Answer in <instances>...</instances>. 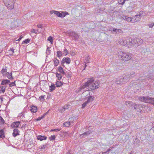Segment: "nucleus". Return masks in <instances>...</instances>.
I'll list each match as a JSON object with an SVG mask.
<instances>
[{"instance_id":"31","label":"nucleus","mask_w":154,"mask_h":154,"mask_svg":"<svg viewBox=\"0 0 154 154\" xmlns=\"http://www.w3.org/2000/svg\"><path fill=\"white\" fill-rule=\"evenodd\" d=\"M62 74L58 73H56V77H57L58 80H60L62 78Z\"/></svg>"},{"instance_id":"51","label":"nucleus","mask_w":154,"mask_h":154,"mask_svg":"<svg viewBox=\"0 0 154 154\" xmlns=\"http://www.w3.org/2000/svg\"><path fill=\"white\" fill-rule=\"evenodd\" d=\"M54 12V14L56 15L57 16L59 17V15L60 14V13L57 11H55Z\"/></svg>"},{"instance_id":"55","label":"nucleus","mask_w":154,"mask_h":154,"mask_svg":"<svg viewBox=\"0 0 154 154\" xmlns=\"http://www.w3.org/2000/svg\"><path fill=\"white\" fill-rule=\"evenodd\" d=\"M23 37V36H22V35H21L20 36V37L19 38V39H17V38H16V39H15V40H16V41H19L21 39H22Z\"/></svg>"},{"instance_id":"32","label":"nucleus","mask_w":154,"mask_h":154,"mask_svg":"<svg viewBox=\"0 0 154 154\" xmlns=\"http://www.w3.org/2000/svg\"><path fill=\"white\" fill-rule=\"evenodd\" d=\"M114 32H115V34H119L120 33H122L123 31L121 29H117L116 28L115 29Z\"/></svg>"},{"instance_id":"28","label":"nucleus","mask_w":154,"mask_h":154,"mask_svg":"<svg viewBox=\"0 0 154 154\" xmlns=\"http://www.w3.org/2000/svg\"><path fill=\"white\" fill-rule=\"evenodd\" d=\"M91 131H87L83 134H81L80 135V137H82V136L83 135H85V136H87L89 134H91Z\"/></svg>"},{"instance_id":"40","label":"nucleus","mask_w":154,"mask_h":154,"mask_svg":"<svg viewBox=\"0 0 154 154\" xmlns=\"http://www.w3.org/2000/svg\"><path fill=\"white\" fill-rule=\"evenodd\" d=\"M50 48L49 47H47V49L46 51V54L47 55L50 54L51 53V50H49Z\"/></svg>"},{"instance_id":"64","label":"nucleus","mask_w":154,"mask_h":154,"mask_svg":"<svg viewBox=\"0 0 154 154\" xmlns=\"http://www.w3.org/2000/svg\"><path fill=\"white\" fill-rule=\"evenodd\" d=\"M66 154H72L70 152V151H68Z\"/></svg>"},{"instance_id":"27","label":"nucleus","mask_w":154,"mask_h":154,"mask_svg":"<svg viewBox=\"0 0 154 154\" xmlns=\"http://www.w3.org/2000/svg\"><path fill=\"white\" fill-rule=\"evenodd\" d=\"M6 88L5 86H0V93H4L5 91Z\"/></svg>"},{"instance_id":"25","label":"nucleus","mask_w":154,"mask_h":154,"mask_svg":"<svg viewBox=\"0 0 154 154\" xmlns=\"http://www.w3.org/2000/svg\"><path fill=\"white\" fill-rule=\"evenodd\" d=\"M13 136L14 137L17 136V135H19V133L18 130L17 129H14V132L13 133Z\"/></svg>"},{"instance_id":"59","label":"nucleus","mask_w":154,"mask_h":154,"mask_svg":"<svg viewBox=\"0 0 154 154\" xmlns=\"http://www.w3.org/2000/svg\"><path fill=\"white\" fill-rule=\"evenodd\" d=\"M38 28H40L42 27V24H39L37 25Z\"/></svg>"},{"instance_id":"2","label":"nucleus","mask_w":154,"mask_h":154,"mask_svg":"<svg viewBox=\"0 0 154 154\" xmlns=\"http://www.w3.org/2000/svg\"><path fill=\"white\" fill-rule=\"evenodd\" d=\"M88 82L89 83V90H94L97 89L100 86V83L98 81H94L93 77L88 78Z\"/></svg>"},{"instance_id":"41","label":"nucleus","mask_w":154,"mask_h":154,"mask_svg":"<svg viewBox=\"0 0 154 154\" xmlns=\"http://www.w3.org/2000/svg\"><path fill=\"white\" fill-rule=\"evenodd\" d=\"M5 123V122L1 116H0V125L4 124Z\"/></svg>"},{"instance_id":"61","label":"nucleus","mask_w":154,"mask_h":154,"mask_svg":"<svg viewBox=\"0 0 154 154\" xmlns=\"http://www.w3.org/2000/svg\"><path fill=\"white\" fill-rule=\"evenodd\" d=\"M143 14V11H140L139 13V14L138 15H140V17L142 16V15Z\"/></svg>"},{"instance_id":"17","label":"nucleus","mask_w":154,"mask_h":154,"mask_svg":"<svg viewBox=\"0 0 154 154\" xmlns=\"http://www.w3.org/2000/svg\"><path fill=\"white\" fill-rule=\"evenodd\" d=\"M20 122L19 121L15 122H13L11 125L12 128H17L20 125Z\"/></svg>"},{"instance_id":"37","label":"nucleus","mask_w":154,"mask_h":154,"mask_svg":"<svg viewBox=\"0 0 154 154\" xmlns=\"http://www.w3.org/2000/svg\"><path fill=\"white\" fill-rule=\"evenodd\" d=\"M57 56L58 57H60L62 56V53L61 51H57Z\"/></svg>"},{"instance_id":"36","label":"nucleus","mask_w":154,"mask_h":154,"mask_svg":"<svg viewBox=\"0 0 154 154\" xmlns=\"http://www.w3.org/2000/svg\"><path fill=\"white\" fill-rule=\"evenodd\" d=\"M70 106L69 105L67 104L65 105L63 107V109H62V110H61V112H63L64 110L63 109H66L69 108V106Z\"/></svg>"},{"instance_id":"62","label":"nucleus","mask_w":154,"mask_h":154,"mask_svg":"<svg viewBox=\"0 0 154 154\" xmlns=\"http://www.w3.org/2000/svg\"><path fill=\"white\" fill-rule=\"evenodd\" d=\"M84 63H85V66H84L85 68H84V69H83V70H85V68L87 66L86 63L85 62H84Z\"/></svg>"},{"instance_id":"3","label":"nucleus","mask_w":154,"mask_h":154,"mask_svg":"<svg viewBox=\"0 0 154 154\" xmlns=\"http://www.w3.org/2000/svg\"><path fill=\"white\" fill-rule=\"evenodd\" d=\"M118 56L120 60L124 61H127L131 59L133 56L131 53H126L120 51L118 52Z\"/></svg>"},{"instance_id":"43","label":"nucleus","mask_w":154,"mask_h":154,"mask_svg":"<svg viewBox=\"0 0 154 154\" xmlns=\"http://www.w3.org/2000/svg\"><path fill=\"white\" fill-rule=\"evenodd\" d=\"M31 31L33 33H39V31H38V29L35 30L34 29H32L31 30Z\"/></svg>"},{"instance_id":"12","label":"nucleus","mask_w":154,"mask_h":154,"mask_svg":"<svg viewBox=\"0 0 154 154\" xmlns=\"http://www.w3.org/2000/svg\"><path fill=\"white\" fill-rule=\"evenodd\" d=\"M71 61V59L69 57H64L61 61V64L63 66V64L65 63H66L67 64H69L70 63Z\"/></svg>"},{"instance_id":"24","label":"nucleus","mask_w":154,"mask_h":154,"mask_svg":"<svg viewBox=\"0 0 154 154\" xmlns=\"http://www.w3.org/2000/svg\"><path fill=\"white\" fill-rule=\"evenodd\" d=\"M54 62V66H57L59 64L60 61L58 60L56 58L54 57V59L53 60Z\"/></svg>"},{"instance_id":"30","label":"nucleus","mask_w":154,"mask_h":154,"mask_svg":"<svg viewBox=\"0 0 154 154\" xmlns=\"http://www.w3.org/2000/svg\"><path fill=\"white\" fill-rule=\"evenodd\" d=\"M8 74H7V75H6L5 76H7V77L10 79H13V78L12 76V73H10L9 72H8Z\"/></svg>"},{"instance_id":"8","label":"nucleus","mask_w":154,"mask_h":154,"mask_svg":"<svg viewBox=\"0 0 154 154\" xmlns=\"http://www.w3.org/2000/svg\"><path fill=\"white\" fill-rule=\"evenodd\" d=\"M94 97L93 96H90L87 100L82 105V108H84L88 103L92 102L94 100Z\"/></svg>"},{"instance_id":"42","label":"nucleus","mask_w":154,"mask_h":154,"mask_svg":"<svg viewBox=\"0 0 154 154\" xmlns=\"http://www.w3.org/2000/svg\"><path fill=\"white\" fill-rule=\"evenodd\" d=\"M48 41H50V42H51V44H52L53 42V39L51 36L49 37L48 38Z\"/></svg>"},{"instance_id":"34","label":"nucleus","mask_w":154,"mask_h":154,"mask_svg":"<svg viewBox=\"0 0 154 154\" xmlns=\"http://www.w3.org/2000/svg\"><path fill=\"white\" fill-rule=\"evenodd\" d=\"M133 103L132 102L129 101H127L125 102V104L128 106H132Z\"/></svg>"},{"instance_id":"20","label":"nucleus","mask_w":154,"mask_h":154,"mask_svg":"<svg viewBox=\"0 0 154 154\" xmlns=\"http://www.w3.org/2000/svg\"><path fill=\"white\" fill-rule=\"evenodd\" d=\"M10 83V80L8 79H3L2 81L1 84V85H6Z\"/></svg>"},{"instance_id":"44","label":"nucleus","mask_w":154,"mask_h":154,"mask_svg":"<svg viewBox=\"0 0 154 154\" xmlns=\"http://www.w3.org/2000/svg\"><path fill=\"white\" fill-rule=\"evenodd\" d=\"M149 49L147 48H143V50L142 51V53L143 54L144 53H146L147 52Z\"/></svg>"},{"instance_id":"1","label":"nucleus","mask_w":154,"mask_h":154,"mask_svg":"<svg viewBox=\"0 0 154 154\" xmlns=\"http://www.w3.org/2000/svg\"><path fill=\"white\" fill-rule=\"evenodd\" d=\"M127 46L128 48L137 47L141 45L143 42L142 39L139 38H128Z\"/></svg>"},{"instance_id":"16","label":"nucleus","mask_w":154,"mask_h":154,"mask_svg":"<svg viewBox=\"0 0 154 154\" xmlns=\"http://www.w3.org/2000/svg\"><path fill=\"white\" fill-rule=\"evenodd\" d=\"M7 67L6 66H4L3 67L2 70L1 71V72L2 74V75L4 76H5L7 74H8V72H7Z\"/></svg>"},{"instance_id":"4","label":"nucleus","mask_w":154,"mask_h":154,"mask_svg":"<svg viewBox=\"0 0 154 154\" xmlns=\"http://www.w3.org/2000/svg\"><path fill=\"white\" fill-rule=\"evenodd\" d=\"M138 99L140 101L154 105V98H152L149 96L139 97Z\"/></svg>"},{"instance_id":"57","label":"nucleus","mask_w":154,"mask_h":154,"mask_svg":"<svg viewBox=\"0 0 154 154\" xmlns=\"http://www.w3.org/2000/svg\"><path fill=\"white\" fill-rule=\"evenodd\" d=\"M40 100H44V97L42 96H41L39 97V98Z\"/></svg>"},{"instance_id":"13","label":"nucleus","mask_w":154,"mask_h":154,"mask_svg":"<svg viewBox=\"0 0 154 154\" xmlns=\"http://www.w3.org/2000/svg\"><path fill=\"white\" fill-rule=\"evenodd\" d=\"M145 106L141 104H135L134 106V109H137L138 112H140L142 109L145 108Z\"/></svg>"},{"instance_id":"53","label":"nucleus","mask_w":154,"mask_h":154,"mask_svg":"<svg viewBox=\"0 0 154 154\" xmlns=\"http://www.w3.org/2000/svg\"><path fill=\"white\" fill-rule=\"evenodd\" d=\"M90 58L88 57H87L86 58L85 60L88 63H89L90 62Z\"/></svg>"},{"instance_id":"58","label":"nucleus","mask_w":154,"mask_h":154,"mask_svg":"<svg viewBox=\"0 0 154 154\" xmlns=\"http://www.w3.org/2000/svg\"><path fill=\"white\" fill-rule=\"evenodd\" d=\"M154 25V23H151L149 24V27L152 28L153 26Z\"/></svg>"},{"instance_id":"18","label":"nucleus","mask_w":154,"mask_h":154,"mask_svg":"<svg viewBox=\"0 0 154 154\" xmlns=\"http://www.w3.org/2000/svg\"><path fill=\"white\" fill-rule=\"evenodd\" d=\"M29 109L31 112L35 113L37 110V107L36 106H32L30 107Z\"/></svg>"},{"instance_id":"5","label":"nucleus","mask_w":154,"mask_h":154,"mask_svg":"<svg viewBox=\"0 0 154 154\" xmlns=\"http://www.w3.org/2000/svg\"><path fill=\"white\" fill-rule=\"evenodd\" d=\"M14 0H6L4 4L8 8L12 9L14 8Z\"/></svg>"},{"instance_id":"48","label":"nucleus","mask_w":154,"mask_h":154,"mask_svg":"<svg viewBox=\"0 0 154 154\" xmlns=\"http://www.w3.org/2000/svg\"><path fill=\"white\" fill-rule=\"evenodd\" d=\"M75 92H76L77 93H80V94L81 93H83L84 92H82V91L81 90V89L80 88H79L77 90L75 91Z\"/></svg>"},{"instance_id":"26","label":"nucleus","mask_w":154,"mask_h":154,"mask_svg":"<svg viewBox=\"0 0 154 154\" xmlns=\"http://www.w3.org/2000/svg\"><path fill=\"white\" fill-rule=\"evenodd\" d=\"M67 14H68V13L66 11L60 13V14L59 15V17H63Z\"/></svg>"},{"instance_id":"56","label":"nucleus","mask_w":154,"mask_h":154,"mask_svg":"<svg viewBox=\"0 0 154 154\" xmlns=\"http://www.w3.org/2000/svg\"><path fill=\"white\" fill-rule=\"evenodd\" d=\"M61 130V129H52L51 130V131H59Z\"/></svg>"},{"instance_id":"21","label":"nucleus","mask_w":154,"mask_h":154,"mask_svg":"<svg viewBox=\"0 0 154 154\" xmlns=\"http://www.w3.org/2000/svg\"><path fill=\"white\" fill-rule=\"evenodd\" d=\"M121 17L123 20H125L128 22H131V18L130 17H129L125 15H123Z\"/></svg>"},{"instance_id":"11","label":"nucleus","mask_w":154,"mask_h":154,"mask_svg":"<svg viewBox=\"0 0 154 154\" xmlns=\"http://www.w3.org/2000/svg\"><path fill=\"white\" fill-rule=\"evenodd\" d=\"M89 83L88 82V81L87 82L82 84L81 88H80L82 91H89Z\"/></svg>"},{"instance_id":"14","label":"nucleus","mask_w":154,"mask_h":154,"mask_svg":"<svg viewBox=\"0 0 154 154\" xmlns=\"http://www.w3.org/2000/svg\"><path fill=\"white\" fill-rule=\"evenodd\" d=\"M140 15H136L131 18V22L134 23L140 21Z\"/></svg>"},{"instance_id":"23","label":"nucleus","mask_w":154,"mask_h":154,"mask_svg":"<svg viewBox=\"0 0 154 154\" xmlns=\"http://www.w3.org/2000/svg\"><path fill=\"white\" fill-rule=\"evenodd\" d=\"M58 71L60 73V74L63 75L66 74V72L64 71L63 68L61 66L58 67Z\"/></svg>"},{"instance_id":"39","label":"nucleus","mask_w":154,"mask_h":154,"mask_svg":"<svg viewBox=\"0 0 154 154\" xmlns=\"http://www.w3.org/2000/svg\"><path fill=\"white\" fill-rule=\"evenodd\" d=\"M15 82L14 81V82H10L9 83V85L10 87H12L13 86H15L16 85L15 84Z\"/></svg>"},{"instance_id":"49","label":"nucleus","mask_w":154,"mask_h":154,"mask_svg":"<svg viewBox=\"0 0 154 154\" xmlns=\"http://www.w3.org/2000/svg\"><path fill=\"white\" fill-rule=\"evenodd\" d=\"M63 54L65 55H66L68 54V51L66 48H65L63 51Z\"/></svg>"},{"instance_id":"54","label":"nucleus","mask_w":154,"mask_h":154,"mask_svg":"<svg viewBox=\"0 0 154 154\" xmlns=\"http://www.w3.org/2000/svg\"><path fill=\"white\" fill-rule=\"evenodd\" d=\"M11 51V54H12V55L14 53V49L13 48L11 49V50H9L8 51Z\"/></svg>"},{"instance_id":"52","label":"nucleus","mask_w":154,"mask_h":154,"mask_svg":"<svg viewBox=\"0 0 154 154\" xmlns=\"http://www.w3.org/2000/svg\"><path fill=\"white\" fill-rule=\"evenodd\" d=\"M116 28L111 27L109 29V30L110 31H111L112 32H114L115 31V29Z\"/></svg>"},{"instance_id":"29","label":"nucleus","mask_w":154,"mask_h":154,"mask_svg":"<svg viewBox=\"0 0 154 154\" xmlns=\"http://www.w3.org/2000/svg\"><path fill=\"white\" fill-rule=\"evenodd\" d=\"M5 137L4 131L3 129H0V137L2 138Z\"/></svg>"},{"instance_id":"33","label":"nucleus","mask_w":154,"mask_h":154,"mask_svg":"<svg viewBox=\"0 0 154 154\" xmlns=\"http://www.w3.org/2000/svg\"><path fill=\"white\" fill-rule=\"evenodd\" d=\"M55 86L54 85H51L50 86L49 90L50 91L52 92L55 89Z\"/></svg>"},{"instance_id":"22","label":"nucleus","mask_w":154,"mask_h":154,"mask_svg":"<svg viewBox=\"0 0 154 154\" xmlns=\"http://www.w3.org/2000/svg\"><path fill=\"white\" fill-rule=\"evenodd\" d=\"M124 83H125L127 82L130 79H131L129 75L128 74H127L124 77L122 78Z\"/></svg>"},{"instance_id":"38","label":"nucleus","mask_w":154,"mask_h":154,"mask_svg":"<svg viewBox=\"0 0 154 154\" xmlns=\"http://www.w3.org/2000/svg\"><path fill=\"white\" fill-rule=\"evenodd\" d=\"M56 85L57 87H60L63 84L60 82L57 81L56 82Z\"/></svg>"},{"instance_id":"35","label":"nucleus","mask_w":154,"mask_h":154,"mask_svg":"<svg viewBox=\"0 0 154 154\" xmlns=\"http://www.w3.org/2000/svg\"><path fill=\"white\" fill-rule=\"evenodd\" d=\"M128 75H129V76L131 79L132 78L134 77L135 75V74L134 72L132 71L131 72L130 74H129Z\"/></svg>"},{"instance_id":"46","label":"nucleus","mask_w":154,"mask_h":154,"mask_svg":"<svg viewBox=\"0 0 154 154\" xmlns=\"http://www.w3.org/2000/svg\"><path fill=\"white\" fill-rule=\"evenodd\" d=\"M48 144L46 143L44 145H42L41 146L40 149H45V148L47 146Z\"/></svg>"},{"instance_id":"63","label":"nucleus","mask_w":154,"mask_h":154,"mask_svg":"<svg viewBox=\"0 0 154 154\" xmlns=\"http://www.w3.org/2000/svg\"><path fill=\"white\" fill-rule=\"evenodd\" d=\"M2 102V97H0V103H1Z\"/></svg>"},{"instance_id":"50","label":"nucleus","mask_w":154,"mask_h":154,"mask_svg":"<svg viewBox=\"0 0 154 154\" xmlns=\"http://www.w3.org/2000/svg\"><path fill=\"white\" fill-rule=\"evenodd\" d=\"M30 41V40L29 39H27L23 41V42L24 43L27 44Z\"/></svg>"},{"instance_id":"15","label":"nucleus","mask_w":154,"mask_h":154,"mask_svg":"<svg viewBox=\"0 0 154 154\" xmlns=\"http://www.w3.org/2000/svg\"><path fill=\"white\" fill-rule=\"evenodd\" d=\"M123 80L122 78H120L119 77L116 78L115 82L117 84L124 83Z\"/></svg>"},{"instance_id":"60","label":"nucleus","mask_w":154,"mask_h":154,"mask_svg":"<svg viewBox=\"0 0 154 154\" xmlns=\"http://www.w3.org/2000/svg\"><path fill=\"white\" fill-rule=\"evenodd\" d=\"M55 11H54V10H52V11H50V13L51 14H53V13H54H54H55Z\"/></svg>"},{"instance_id":"9","label":"nucleus","mask_w":154,"mask_h":154,"mask_svg":"<svg viewBox=\"0 0 154 154\" xmlns=\"http://www.w3.org/2000/svg\"><path fill=\"white\" fill-rule=\"evenodd\" d=\"M128 38H126L122 37L120 38L118 41L119 43L121 45H127V46Z\"/></svg>"},{"instance_id":"47","label":"nucleus","mask_w":154,"mask_h":154,"mask_svg":"<svg viewBox=\"0 0 154 154\" xmlns=\"http://www.w3.org/2000/svg\"><path fill=\"white\" fill-rule=\"evenodd\" d=\"M55 138V135H53L49 138V139L51 140H54Z\"/></svg>"},{"instance_id":"45","label":"nucleus","mask_w":154,"mask_h":154,"mask_svg":"<svg viewBox=\"0 0 154 154\" xmlns=\"http://www.w3.org/2000/svg\"><path fill=\"white\" fill-rule=\"evenodd\" d=\"M45 115V114H43L41 117H38V118H37L36 119V121H40V120H41L43 118H44Z\"/></svg>"},{"instance_id":"10","label":"nucleus","mask_w":154,"mask_h":154,"mask_svg":"<svg viewBox=\"0 0 154 154\" xmlns=\"http://www.w3.org/2000/svg\"><path fill=\"white\" fill-rule=\"evenodd\" d=\"M68 121L64 123L63 124V127H68L69 126H72L73 125V120L72 118H69Z\"/></svg>"},{"instance_id":"19","label":"nucleus","mask_w":154,"mask_h":154,"mask_svg":"<svg viewBox=\"0 0 154 154\" xmlns=\"http://www.w3.org/2000/svg\"><path fill=\"white\" fill-rule=\"evenodd\" d=\"M47 137L45 136H42L41 135H38L37 136V139L38 140H39L40 141H42L43 140H45L47 139Z\"/></svg>"},{"instance_id":"7","label":"nucleus","mask_w":154,"mask_h":154,"mask_svg":"<svg viewBox=\"0 0 154 154\" xmlns=\"http://www.w3.org/2000/svg\"><path fill=\"white\" fill-rule=\"evenodd\" d=\"M154 74L153 73H150L147 76H143V75H141V78H140L139 80L142 81H145L149 79H150L152 80H154V77H153Z\"/></svg>"},{"instance_id":"6","label":"nucleus","mask_w":154,"mask_h":154,"mask_svg":"<svg viewBox=\"0 0 154 154\" xmlns=\"http://www.w3.org/2000/svg\"><path fill=\"white\" fill-rule=\"evenodd\" d=\"M68 35L72 38V39L77 41L79 38V35L75 31H71L67 32Z\"/></svg>"}]
</instances>
